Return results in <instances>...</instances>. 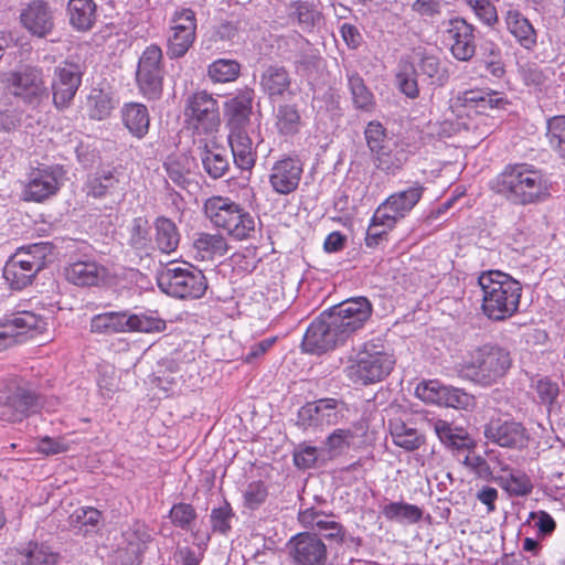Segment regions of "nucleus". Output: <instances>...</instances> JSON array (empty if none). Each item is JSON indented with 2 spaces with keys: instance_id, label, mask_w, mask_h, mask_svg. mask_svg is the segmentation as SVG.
<instances>
[{
  "instance_id": "1",
  "label": "nucleus",
  "mask_w": 565,
  "mask_h": 565,
  "mask_svg": "<svg viewBox=\"0 0 565 565\" xmlns=\"http://www.w3.org/2000/svg\"><path fill=\"white\" fill-rule=\"evenodd\" d=\"M490 188L513 205H531L551 196L552 182L540 168L527 162L509 163L497 174Z\"/></svg>"
},
{
  "instance_id": "2",
  "label": "nucleus",
  "mask_w": 565,
  "mask_h": 565,
  "mask_svg": "<svg viewBox=\"0 0 565 565\" xmlns=\"http://www.w3.org/2000/svg\"><path fill=\"white\" fill-rule=\"evenodd\" d=\"M481 289V312L494 322L515 316L522 297L521 284L500 270L482 271L478 277Z\"/></svg>"
},
{
  "instance_id": "3",
  "label": "nucleus",
  "mask_w": 565,
  "mask_h": 565,
  "mask_svg": "<svg viewBox=\"0 0 565 565\" xmlns=\"http://www.w3.org/2000/svg\"><path fill=\"white\" fill-rule=\"evenodd\" d=\"M504 94L489 88H473L459 93L454 107L459 115H466L469 120L463 122L467 130H472L477 138L488 137L495 127L491 111L505 109L509 105Z\"/></svg>"
},
{
  "instance_id": "4",
  "label": "nucleus",
  "mask_w": 565,
  "mask_h": 565,
  "mask_svg": "<svg viewBox=\"0 0 565 565\" xmlns=\"http://www.w3.org/2000/svg\"><path fill=\"white\" fill-rule=\"evenodd\" d=\"M511 365L509 351L499 345L483 344L466 352L458 364V372L467 380L489 386L503 377Z\"/></svg>"
},
{
  "instance_id": "5",
  "label": "nucleus",
  "mask_w": 565,
  "mask_h": 565,
  "mask_svg": "<svg viewBox=\"0 0 565 565\" xmlns=\"http://www.w3.org/2000/svg\"><path fill=\"white\" fill-rule=\"evenodd\" d=\"M396 359L383 343L365 342L355 359L347 367V376L359 385L382 382L394 370Z\"/></svg>"
},
{
  "instance_id": "6",
  "label": "nucleus",
  "mask_w": 565,
  "mask_h": 565,
  "mask_svg": "<svg viewBox=\"0 0 565 565\" xmlns=\"http://www.w3.org/2000/svg\"><path fill=\"white\" fill-rule=\"evenodd\" d=\"M66 170L58 163H31L23 181L21 199L43 203L55 196L64 184Z\"/></svg>"
},
{
  "instance_id": "7",
  "label": "nucleus",
  "mask_w": 565,
  "mask_h": 565,
  "mask_svg": "<svg viewBox=\"0 0 565 565\" xmlns=\"http://www.w3.org/2000/svg\"><path fill=\"white\" fill-rule=\"evenodd\" d=\"M373 315V305L364 296L349 298L333 307L328 317L332 328L345 343L362 330Z\"/></svg>"
},
{
  "instance_id": "8",
  "label": "nucleus",
  "mask_w": 565,
  "mask_h": 565,
  "mask_svg": "<svg viewBox=\"0 0 565 565\" xmlns=\"http://www.w3.org/2000/svg\"><path fill=\"white\" fill-rule=\"evenodd\" d=\"M0 385V391L4 394L0 419L10 423L22 422L34 411L39 397L29 382L18 376H10Z\"/></svg>"
},
{
  "instance_id": "9",
  "label": "nucleus",
  "mask_w": 565,
  "mask_h": 565,
  "mask_svg": "<svg viewBox=\"0 0 565 565\" xmlns=\"http://www.w3.org/2000/svg\"><path fill=\"white\" fill-rule=\"evenodd\" d=\"M47 249H17L10 256L3 268V277L14 290H22L32 284L38 273L43 269L51 258Z\"/></svg>"
},
{
  "instance_id": "10",
  "label": "nucleus",
  "mask_w": 565,
  "mask_h": 565,
  "mask_svg": "<svg viewBox=\"0 0 565 565\" xmlns=\"http://www.w3.org/2000/svg\"><path fill=\"white\" fill-rule=\"evenodd\" d=\"M157 281L164 294L180 299H198L206 290L205 278L201 271H192L188 266L182 267L173 262L159 273Z\"/></svg>"
},
{
  "instance_id": "11",
  "label": "nucleus",
  "mask_w": 565,
  "mask_h": 565,
  "mask_svg": "<svg viewBox=\"0 0 565 565\" xmlns=\"http://www.w3.org/2000/svg\"><path fill=\"white\" fill-rule=\"evenodd\" d=\"M184 117L198 134L212 135L221 124L218 102L211 93L196 90L185 99Z\"/></svg>"
},
{
  "instance_id": "12",
  "label": "nucleus",
  "mask_w": 565,
  "mask_h": 565,
  "mask_svg": "<svg viewBox=\"0 0 565 565\" xmlns=\"http://www.w3.org/2000/svg\"><path fill=\"white\" fill-rule=\"evenodd\" d=\"M196 14L191 8H177L169 21L167 55L171 60L183 57L196 39Z\"/></svg>"
},
{
  "instance_id": "13",
  "label": "nucleus",
  "mask_w": 565,
  "mask_h": 565,
  "mask_svg": "<svg viewBox=\"0 0 565 565\" xmlns=\"http://www.w3.org/2000/svg\"><path fill=\"white\" fill-rule=\"evenodd\" d=\"M45 319L32 311H20L0 319V352L46 330Z\"/></svg>"
},
{
  "instance_id": "14",
  "label": "nucleus",
  "mask_w": 565,
  "mask_h": 565,
  "mask_svg": "<svg viewBox=\"0 0 565 565\" xmlns=\"http://www.w3.org/2000/svg\"><path fill=\"white\" fill-rule=\"evenodd\" d=\"M139 93L148 100H157L163 90L162 50L151 44L139 57L136 72Z\"/></svg>"
},
{
  "instance_id": "15",
  "label": "nucleus",
  "mask_w": 565,
  "mask_h": 565,
  "mask_svg": "<svg viewBox=\"0 0 565 565\" xmlns=\"http://www.w3.org/2000/svg\"><path fill=\"white\" fill-rule=\"evenodd\" d=\"M347 409L345 402L333 397L308 402L299 408L297 424L303 429L333 426L339 423L342 412Z\"/></svg>"
},
{
  "instance_id": "16",
  "label": "nucleus",
  "mask_w": 565,
  "mask_h": 565,
  "mask_svg": "<svg viewBox=\"0 0 565 565\" xmlns=\"http://www.w3.org/2000/svg\"><path fill=\"white\" fill-rule=\"evenodd\" d=\"M83 71L72 62H62L54 68L51 82L52 102L57 110L71 107L74 97L82 85Z\"/></svg>"
},
{
  "instance_id": "17",
  "label": "nucleus",
  "mask_w": 565,
  "mask_h": 565,
  "mask_svg": "<svg viewBox=\"0 0 565 565\" xmlns=\"http://www.w3.org/2000/svg\"><path fill=\"white\" fill-rule=\"evenodd\" d=\"M56 9L44 0H33L20 10L21 26L33 38L45 39L56 26Z\"/></svg>"
},
{
  "instance_id": "18",
  "label": "nucleus",
  "mask_w": 565,
  "mask_h": 565,
  "mask_svg": "<svg viewBox=\"0 0 565 565\" xmlns=\"http://www.w3.org/2000/svg\"><path fill=\"white\" fill-rule=\"evenodd\" d=\"M424 191L425 188L415 182L408 189L391 194L377 206L376 220L384 222L386 225L396 224L415 207Z\"/></svg>"
},
{
  "instance_id": "19",
  "label": "nucleus",
  "mask_w": 565,
  "mask_h": 565,
  "mask_svg": "<svg viewBox=\"0 0 565 565\" xmlns=\"http://www.w3.org/2000/svg\"><path fill=\"white\" fill-rule=\"evenodd\" d=\"M476 26L466 19H450L444 31L445 42L451 55L460 62L470 61L476 54Z\"/></svg>"
},
{
  "instance_id": "20",
  "label": "nucleus",
  "mask_w": 565,
  "mask_h": 565,
  "mask_svg": "<svg viewBox=\"0 0 565 565\" xmlns=\"http://www.w3.org/2000/svg\"><path fill=\"white\" fill-rule=\"evenodd\" d=\"M302 173V161L296 156H285L273 163L268 181L275 193L288 195L298 189Z\"/></svg>"
},
{
  "instance_id": "21",
  "label": "nucleus",
  "mask_w": 565,
  "mask_h": 565,
  "mask_svg": "<svg viewBox=\"0 0 565 565\" xmlns=\"http://www.w3.org/2000/svg\"><path fill=\"white\" fill-rule=\"evenodd\" d=\"M287 547L296 565H324L328 558L326 544L316 534L308 532L294 535Z\"/></svg>"
},
{
  "instance_id": "22",
  "label": "nucleus",
  "mask_w": 565,
  "mask_h": 565,
  "mask_svg": "<svg viewBox=\"0 0 565 565\" xmlns=\"http://www.w3.org/2000/svg\"><path fill=\"white\" fill-rule=\"evenodd\" d=\"M9 84L14 96L28 104H38L42 97L47 96V88L41 68L24 66L10 74Z\"/></svg>"
},
{
  "instance_id": "23",
  "label": "nucleus",
  "mask_w": 565,
  "mask_h": 565,
  "mask_svg": "<svg viewBox=\"0 0 565 565\" xmlns=\"http://www.w3.org/2000/svg\"><path fill=\"white\" fill-rule=\"evenodd\" d=\"M341 344L344 342L335 334L329 317H320L307 328L301 347L305 352L319 355Z\"/></svg>"
},
{
  "instance_id": "24",
  "label": "nucleus",
  "mask_w": 565,
  "mask_h": 565,
  "mask_svg": "<svg viewBox=\"0 0 565 565\" xmlns=\"http://www.w3.org/2000/svg\"><path fill=\"white\" fill-rule=\"evenodd\" d=\"M484 437L500 447L512 449H523L530 440V435L521 423L500 419L492 420L484 427Z\"/></svg>"
},
{
  "instance_id": "25",
  "label": "nucleus",
  "mask_w": 565,
  "mask_h": 565,
  "mask_svg": "<svg viewBox=\"0 0 565 565\" xmlns=\"http://www.w3.org/2000/svg\"><path fill=\"white\" fill-rule=\"evenodd\" d=\"M255 92L250 87L236 89L224 104L228 131L248 130Z\"/></svg>"
},
{
  "instance_id": "26",
  "label": "nucleus",
  "mask_w": 565,
  "mask_h": 565,
  "mask_svg": "<svg viewBox=\"0 0 565 565\" xmlns=\"http://www.w3.org/2000/svg\"><path fill=\"white\" fill-rule=\"evenodd\" d=\"M259 87L270 103L290 99L296 95L289 71L280 65H269L262 72Z\"/></svg>"
},
{
  "instance_id": "27",
  "label": "nucleus",
  "mask_w": 565,
  "mask_h": 565,
  "mask_svg": "<svg viewBox=\"0 0 565 565\" xmlns=\"http://www.w3.org/2000/svg\"><path fill=\"white\" fill-rule=\"evenodd\" d=\"M507 31L525 51L533 52L537 46V31L532 22L518 9L509 8L503 13Z\"/></svg>"
},
{
  "instance_id": "28",
  "label": "nucleus",
  "mask_w": 565,
  "mask_h": 565,
  "mask_svg": "<svg viewBox=\"0 0 565 565\" xmlns=\"http://www.w3.org/2000/svg\"><path fill=\"white\" fill-rule=\"evenodd\" d=\"M120 183V173L115 167H104L88 173L83 185L85 194L93 199L113 195Z\"/></svg>"
},
{
  "instance_id": "29",
  "label": "nucleus",
  "mask_w": 565,
  "mask_h": 565,
  "mask_svg": "<svg viewBox=\"0 0 565 565\" xmlns=\"http://www.w3.org/2000/svg\"><path fill=\"white\" fill-rule=\"evenodd\" d=\"M66 280L76 286H97L108 276L107 269L93 260H76L64 268Z\"/></svg>"
},
{
  "instance_id": "30",
  "label": "nucleus",
  "mask_w": 565,
  "mask_h": 565,
  "mask_svg": "<svg viewBox=\"0 0 565 565\" xmlns=\"http://www.w3.org/2000/svg\"><path fill=\"white\" fill-rule=\"evenodd\" d=\"M227 140L234 164L241 170L250 171L255 167L257 153L248 130L228 131Z\"/></svg>"
},
{
  "instance_id": "31",
  "label": "nucleus",
  "mask_w": 565,
  "mask_h": 565,
  "mask_svg": "<svg viewBox=\"0 0 565 565\" xmlns=\"http://www.w3.org/2000/svg\"><path fill=\"white\" fill-rule=\"evenodd\" d=\"M121 121L129 134L142 139L149 131L150 115L146 105L130 102L122 105L120 109Z\"/></svg>"
},
{
  "instance_id": "32",
  "label": "nucleus",
  "mask_w": 565,
  "mask_h": 565,
  "mask_svg": "<svg viewBox=\"0 0 565 565\" xmlns=\"http://www.w3.org/2000/svg\"><path fill=\"white\" fill-rule=\"evenodd\" d=\"M435 434L445 446L452 449L472 450L476 443L470 438L467 430L459 426H454L445 419H434L431 422Z\"/></svg>"
},
{
  "instance_id": "33",
  "label": "nucleus",
  "mask_w": 565,
  "mask_h": 565,
  "mask_svg": "<svg viewBox=\"0 0 565 565\" xmlns=\"http://www.w3.org/2000/svg\"><path fill=\"white\" fill-rule=\"evenodd\" d=\"M388 426L394 445L406 451L417 450L426 443L424 434L399 417L391 419Z\"/></svg>"
},
{
  "instance_id": "34",
  "label": "nucleus",
  "mask_w": 565,
  "mask_h": 565,
  "mask_svg": "<svg viewBox=\"0 0 565 565\" xmlns=\"http://www.w3.org/2000/svg\"><path fill=\"white\" fill-rule=\"evenodd\" d=\"M70 24L77 31H89L97 19V6L94 0H70L67 3Z\"/></svg>"
},
{
  "instance_id": "35",
  "label": "nucleus",
  "mask_w": 565,
  "mask_h": 565,
  "mask_svg": "<svg viewBox=\"0 0 565 565\" xmlns=\"http://www.w3.org/2000/svg\"><path fill=\"white\" fill-rule=\"evenodd\" d=\"M374 158L375 167L390 175H395L402 170L404 164L408 161L409 151L405 145L398 143L396 140L382 150Z\"/></svg>"
},
{
  "instance_id": "36",
  "label": "nucleus",
  "mask_w": 565,
  "mask_h": 565,
  "mask_svg": "<svg viewBox=\"0 0 565 565\" xmlns=\"http://www.w3.org/2000/svg\"><path fill=\"white\" fill-rule=\"evenodd\" d=\"M127 311H105L94 315L89 321V332L98 335L126 333Z\"/></svg>"
},
{
  "instance_id": "37",
  "label": "nucleus",
  "mask_w": 565,
  "mask_h": 565,
  "mask_svg": "<svg viewBox=\"0 0 565 565\" xmlns=\"http://www.w3.org/2000/svg\"><path fill=\"white\" fill-rule=\"evenodd\" d=\"M239 207L228 198L213 196L205 201L204 212L215 226L224 230L227 225H231V221H233L235 213H238Z\"/></svg>"
},
{
  "instance_id": "38",
  "label": "nucleus",
  "mask_w": 565,
  "mask_h": 565,
  "mask_svg": "<svg viewBox=\"0 0 565 565\" xmlns=\"http://www.w3.org/2000/svg\"><path fill=\"white\" fill-rule=\"evenodd\" d=\"M348 87L354 108L363 113H372L376 107L374 94L366 86L364 79L358 72H348Z\"/></svg>"
},
{
  "instance_id": "39",
  "label": "nucleus",
  "mask_w": 565,
  "mask_h": 565,
  "mask_svg": "<svg viewBox=\"0 0 565 565\" xmlns=\"http://www.w3.org/2000/svg\"><path fill=\"white\" fill-rule=\"evenodd\" d=\"M275 127L282 137L297 135L302 126L301 116L296 105L279 104L274 110Z\"/></svg>"
},
{
  "instance_id": "40",
  "label": "nucleus",
  "mask_w": 565,
  "mask_h": 565,
  "mask_svg": "<svg viewBox=\"0 0 565 565\" xmlns=\"http://www.w3.org/2000/svg\"><path fill=\"white\" fill-rule=\"evenodd\" d=\"M200 158L204 171L212 179L222 178L230 169V161L226 156L225 149L213 145L212 147L204 145L200 148Z\"/></svg>"
},
{
  "instance_id": "41",
  "label": "nucleus",
  "mask_w": 565,
  "mask_h": 565,
  "mask_svg": "<svg viewBox=\"0 0 565 565\" xmlns=\"http://www.w3.org/2000/svg\"><path fill=\"white\" fill-rule=\"evenodd\" d=\"M287 17L291 23L299 25L302 31H311L319 21L320 13L312 2L296 0L288 4Z\"/></svg>"
},
{
  "instance_id": "42",
  "label": "nucleus",
  "mask_w": 565,
  "mask_h": 565,
  "mask_svg": "<svg viewBox=\"0 0 565 565\" xmlns=\"http://www.w3.org/2000/svg\"><path fill=\"white\" fill-rule=\"evenodd\" d=\"M242 72V64L234 58H217L207 66V77L214 84L235 82Z\"/></svg>"
},
{
  "instance_id": "43",
  "label": "nucleus",
  "mask_w": 565,
  "mask_h": 565,
  "mask_svg": "<svg viewBox=\"0 0 565 565\" xmlns=\"http://www.w3.org/2000/svg\"><path fill=\"white\" fill-rule=\"evenodd\" d=\"M192 166V159L184 153L169 156L163 163L168 178L183 189L190 181Z\"/></svg>"
},
{
  "instance_id": "44",
  "label": "nucleus",
  "mask_w": 565,
  "mask_h": 565,
  "mask_svg": "<svg viewBox=\"0 0 565 565\" xmlns=\"http://www.w3.org/2000/svg\"><path fill=\"white\" fill-rule=\"evenodd\" d=\"M395 84L401 93L411 99L419 96L418 76L415 74V65L406 60H401L395 75Z\"/></svg>"
},
{
  "instance_id": "45",
  "label": "nucleus",
  "mask_w": 565,
  "mask_h": 565,
  "mask_svg": "<svg viewBox=\"0 0 565 565\" xmlns=\"http://www.w3.org/2000/svg\"><path fill=\"white\" fill-rule=\"evenodd\" d=\"M494 482L514 497L527 495L533 490L531 478L522 471L511 470L508 475H498Z\"/></svg>"
},
{
  "instance_id": "46",
  "label": "nucleus",
  "mask_w": 565,
  "mask_h": 565,
  "mask_svg": "<svg viewBox=\"0 0 565 565\" xmlns=\"http://www.w3.org/2000/svg\"><path fill=\"white\" fill-rule=\"evenodd\" d=\"M382 514L388 521L417 523L423 518V510L406 502H390L383 507Z\"/></svg>"
},
{
  "instance_id": "47",
  "label": "nucleus",
  "mask_w": 565,
  "mask_h": 565,
  "mask_svg": "<svg viewBox=\"0 0 565 565\" xmlns=\"http://www.w3.org/2000/svg\"><path fill=\"white\" fill-rule=\"evenodd\" d=\"M166 321L161 318L148 316L145 313H129L127 311L126 333H154L162 332L166 330Z\"/></svg>"
},
{
  "instance_id": "48",
  "label": "nucleus",
  "mask_w": 565,
  "mask_h": 565,
  "mask_svg": "<svg viewBox=\"0 0 565 565\" xmlns=\"http://www.w3.org/2000/svg\"><path fill=\"white\" fill-rule=\"evenodd\" d=\"M545 137L550 147L565 161V115H556L546 120Z\"/></svg>"
},
{
  "instance_id": "49",
  "label": "nucleus",
  "mask_w": 565,
  "mask_h": 565,
  "mask_svg": "<svg viewBox=\"0 0 565 565\" xmlns=\"http://www.w3.org/2000/svg\"><path fill=\"white\" fill-rule=\"evenodd\" d=\"M156 242L159 247H178L180 243V232L177 224L166 217L158 216L154 220Z\"/></svg>"
},
{
  "instance_id": "50",
  "label": "nucleus",
  "mask_w": 565,
  "mask_h": 565,
  "mask_svg": "<svg viewBox=\"0 0 565 565\" xmlns=\"http://www.w3.org/2000/svg\"><path fill=\"white\" fill-rule=\"evenodd\" d=\"M21 554L25 557V565H56L60 557L49 546L32 541Z\"/></svg>"
},
{
  "instance_id": "51",
  "label": "nucleus",
  "mask_w": 565,
  "mask_h": 565,
  "mask_svg": "<svg viewBox=\"0 0 565 565\" xmlns=\"http://www.w3.org/2000/svg\"><path fill=\"white\" fill-rule=\"evenodd\" d=\"M461 2L483 25L494 28L499 23L498 11L492 0H461Z\"/></svg>"
},
{
  "instance_id": "52",
  "label": "nucleus",
  "mask_w": 565,
  "mask_h": 565,
  "mask_svg": "<svg viewBox=\"0 0 565 565\" xmlns=\"http://www.w3.org/2000/svg\"><path fill=\"white\" fill-rule=\"evenodd\" d=\"M367 148L373 157L385 150L395 140L386 135V129L380 121H370L364 130Z\"/></svg>"
},
{
  "instance_id": "53",
  "label": "nucleus",
  "mask_w": 565,
  "mask_h": 565,
  "mask_svg": "<svg viewBox=\"0 0 565 565\" xmlns=\"http://www.w3.org/2000/svg\"><path fill=\"white\" fill-rule=\"evenodd\" d=\"M87 107L90 118L96 120L107 118L114 108L109 94L99 88L90 90L87 97Z\"/></svg>"
},
{
  "instance_id": "54",
  "label": "nucleus",
  "mask_w": 565,
  "mask_h": 565,
  "mask_svg": "<svg viewBox=\"0 0 565 565\" xmlns=\"http://www.w3.org/2000/svg\"><path fill=\"white\" fill-rule=\"evenodd\" d=\"M462 465L472 472L476 478L490 482L495 481L498 475H494V470L491 468V463L483 456L469 451L463 458Z\"/></svg>"
},
{
  "instance_id": "55",
  "label": "nucleus",
  "mask_w": 565,
  "mask_h": 565,
  "mask_svg": "<svg viewBox=\"0 0 565 565\" xmlns=\"http://www.w3.org/2000/svg\"><path fill=\"white\" fill-rule=\"evenodd\" d=\"M224 231L236 239H245L255 231V220L248 212L239 207L238 213L233 216L231 225H227Z\"/></svg>"
},
{
  "instance_id": "56",
  "label": "nucleus",
  "mask_w": 565,
  "mask_h": 565,
  "mask_svg": "<svg viewBox=\"0 0 565 565\" xmlns=\"http://www.w3.org/2000/svg\"><path fill=\"white\" fill-rule=\"evenodd\" d=\"M102 520V511L93 507H81L70 515L71 525L85 529V532L98 526Z\"/></svg>"
},
{
  "instance_id": "57",
  "label": "nucleus",
  "mask_w": 565,
  "mask_h": 565,
  "mask_svg": "<svg viewBox=\"0 0 565 565\" xmlns=\"http://www.w3.org/2000/svg\"><path fill=\"white\" fill-rule=\"evenodd\" d=\"M532 387L534 388L540 403L546 406L548 411L557 402V398L559 396V386L550 377L543 376L537 379L532 384Z\"/></svg>"
},
{
  "instance_id": "58",
  "label": "nucleus",
  "mask_w": 565,
  "mask_h": 565,
  "mask_svg": "<svg viewBox=\"0 0 565 565\" xmlns=\"http://www.w3.org/2000/svg\"><path fill=\"white\" fill-rule=\"evenodd\" d=\"M446 385L437 380L423 381L417 384L415 395L425 403L441 405Z\"/></svg>"
},
{
  "instance_id": "59",
  "label": "nucleus",
  "mask_w": 565,
  "mask_h": 565,
  "mask_svg": "<svg viewBox=\"0 0 565 565\" xmlns=\"http://www.w3.org/2000/svg\"><path fill=\"white\" fill-rule=\"evenodd\" d=\"M377 209L375 210L369 228L366 231L365 242L367 247L379 246L388 243V232L395 227L396 224H384V222L376 220Z\"/></svg>"
},
{
  "instance_id": "60",
  "label": "nucleus",
  "mask_w": 565,
  "mask_h": 565,
  "mask_svg": "<svg viewBox=\"0 0 565 565\" xmlns=\"http://www.w3.org/2000/svg\"><path fill=\"white\" fill-rule=\"evenodd\" d=\"M198 514L190 503H175L169 512V518L174 526L182 530H189L195 521Z\"/></svg>"
},
{
  "instance_id": "61",
  "label": "nucleus",
  "mask_w": 565,
  "mask_h": 565,
  "mask_svg": "<svg viewBox=\"0 0 565 565\" xmlns=\"http://www.w3.org/2000/svg\"><path fill=\"white\" fill-rule=\"evenodd\" d=\"M415 74L422 77V82L434 84V79L438 76L440 70L439 58L434 55L423 54L419 61L414 64Z\"/></svg>"
},
{
  "instance_id": "62",
  "label": "nucleus",
  "mask_w": 565,
  "mask_h": 565,
  "mask_svg": "<svg viewBox=\"0 0 565 565\" xmlns=\"http://www.w3.org/2000/svg\"><path fill=\"white\" fill-rule=\"evenodd\" d=\"M354 433L351 429H334L326 439L324 446L329 454H341L350 448Z\"/></svg>"
},
{
  "instance_id": "63",
  "label": "nucleus",
  "mask_w": 565,
  "mask_h": 565,
  "mask_svg": "<svg viewBox=\"0 0 565 565\" xmlns=\"http://www.w3.org/2000/svg\"><path fill=\"white\" fill-rule=\"evenodd\" d=\"M475 404L473 396L460 388L446 386L445 396L440 406L452 407L456 409H468Z\"/></svg>"
},
{
  "instance_id": "64",
  "label": "nucleus",
  "mask_w": 565,
  "mask_h": 565,
  "mask_svg": "<svg viewBox=\"0 0 565 565\" xmlns=\"http://www.w3.org/2000/svg\"><path fill=\"white\" fill-rule=\"evenodd\" d=\"M268 497V489L264 481L249 482L244 492V504L250 510L262 505Z\"/></svg>"
}]
</instances>
